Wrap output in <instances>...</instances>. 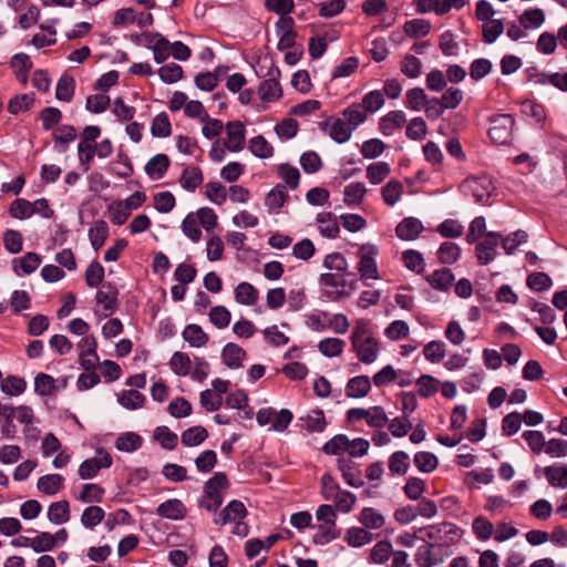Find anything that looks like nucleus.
<instances>
[{"label": "nucleus", "mask_w": 567, "mask_h": 567, "mask_svg": "<svg viewBox=\"0 0 567 567\" xmlns=\"http://www.w3.org/2000/svg\"><path fill=\"white\" fill-rule=\"evenodd\" d=\"M373 538V535L362 527H351L344 535V540L351 547H361L369 544Z\"/></svg>", "instance_id": "34"}, {"label": "nucleus", "mask_w": 567, "mask_h": 567, "mask_svg": "<svg viewBox=\"0 0 567 567\" xmlns=\"http://www.w3.org/2000/svg\"><path fill=\"white\" fill-rule=\"evenodd\" d=\"M55 389V380L51 375L41 372L34 378V391L39 395L49 396Z\"/></svg>", "instance_id": "56"}, {"label": "nucleus", "mask_w": 567, "mask_h": 567, "mask_svg": "<svg viewBox=\"0 0 567 567\" xmlns=\"http://www.w3.org/2000/svg\"><path fill=\"white\" fill-rule=\"evenodd\" d=\"M351 346L360 362L371 364L377 360L380 344L373 336L369 320L359 319L355 321L351 333Z\"/></svg>", "instance_id": "1"}, {"label": "nucleus", "mask_w": 567, "mask_h": 567, "mask_svg": "<svg viewBox=\"0 0 567 567\" xmlns=\"http://www.w3.org/2000/svg\"><path fill=\"white\" fill-rule=\"evenodd\" d=\"M169 365L175 374L185 377L190 373L192 361L187 353L176 351L171 358Z\"/></svg>", "instance_id": "42"}, {"label": "nucleus", "mask_w": 567, "mask_h": 567, "mask_svg": "<svg viewBox=\"0 0 567 567\" xmlns=\"http://www.w3.org/2000/svg\"><path fill=\"white\" fill-rule=\"evenodd\" d=\"M371 390V381L368 375H357L351 378L346 385L348 398H364Z\"/></svg>", "instance_id": "19"}, {"label": "nucleus", "mask_w": 567, "mask_h": 567, "mask_svg": "<svg viewBox=\"0 0 567 567\" xmlns=\"http://www.w3.org/2000/svg\"><path fill=\"white\" fill-rule=\"evenodd\" d=\"M340 537V530L337 528L334 524H321L318 526V532L313 536V542L316 544H328Z\"/></svg>", "instance_id": "53"}, {"label": "nucleus", "mask_w": 567, "mask_h": 567, "mask_svg": "<svg viewBox=\"0 0 567 567\" xmlns=\"http://www.w3.org/2000/svg\"><path fill=\"white\" fill-rule=\"evenodd\" d=\"M414 465L422 473H431L436 470L439 460L435 454L431 452H417L413 458Z\"/></svg>", "instance_id": "48"}, {"label": "nucleus", "mask_w": 567, "mask_h": 567, "mask_svg": "<svg viewBox=\"0 0 567 567\" xmlns=\"http://www.w3.org/2000/svg\"><path fill=\"white\" fill-rule=\"evenodd\" d=\"M344 121L353 130L367 120V112L360 104H352L342 113Z\"/></svg>", "instance_id": "63"}, {"label": "nucleus", "mask_w": 567, "mask_h": 567, "mask_svg": "<svg viewBox=\"0 0 567 567\" xmlns=\"http://www.w3.org/2000/svg\"><path fill=\"white\" fill-rule=\"evenodd\" d=\"M277 172L279 177H281L285 181L286 185L289 188L296 189L298 187L300 181V173L297 167L291 166L288 163H285L278 166Z\"/></svg>", "instance_id": "62"}, {"label": "nucleus", "mask_w": 567, "mask_h": 567, "mask_svg": "<svg viewBox=\"0 0 567 567\" xmlns=\"http://www.w3.org/2000/svg\"><path fill=\"white\" fill-rule=\"evenodd\" d=\"M504 32V23L501 19H493L482 25V38L487 44L494 43Z\"/></svg>", "instance_id": "43"}, {"label": "nucleus", "mask_w": 567, "mask_h": 567, "mask_svg": "<svg viewBox=\"0 0 567 567\" xmlns=\"http://www.w3.org/2000/svg\"><path fill=\"white\" fill-rule=\"evenodd\" d=\"M332 121L330 125L329 135L331 138L341 144L350 140L352 128L348 125V123L341 118H330Z\"/></svg>", "instance_id": "36"}, {"label": "nucleus", "mask_w": 567, "mask_h": 567, "mask_svg": "<svg viewBox=\"0 0 567 567\" xmlns=\"http://www.w3.org/2000/svg\"><path fill=\"white\" fill-rule=\"evenodd\" d=\"M317 223L322 236L336 238L339 235V225L331 213H321L317 216Z\"/></svg>", "instance_id": "38"}, {"label": "nucleus", "mask_w": 567, "mask_h": 567, "mask_svg": "<svg viewBox=\"0 0 567 567\" xmlns=\"http://www.w3.org/2000/svg\"><path fill=\"white\" fill-rule=\"evenodd\" d=\"M502 235L495 231H488L483 241L478 243L475 247V255L480 265H487L492 262L497 255V246Z\"/></svg>", "instance_id": "10"}, {"label": "nucleus", "mask_w": 567, "mask_h": 567, "mask_svg": "<svg viewBox=\"0 0 567 567\" xmlns=\"http://www.w3.org/2000/svg\"><path fill=\"white\" fill-rule=\"evenodd\" d=\"M208 436V432L200 425L192 426L182 433V443L185 446H197Z\"/></svg>", "instance_id": "46"}, {"label": "nucleus", "mask_w": 567, "mask_h": 567, "mask_svg": "<svg viewBox=\"0 0 567 567\" xmlns=\"http://www.w3.org/2000/svg\"><path fill=\"white\" fill-rule=\"evenodd\" d=\"M349 443V437L344 434H337L331 437L328 442L322 446V451L327 455H339L342 452L347 451Z\"/></svg>", "instance_id": "59"}, {"label": "nucleus", "mask_w": 567, "mask_h": 567, "mask_svg": "<svg viewBox=\"0 0 567 567\" xmlns=\"http://www.w3.org/2000/svg\"><path fill=\"white\" fill-rule=\"evenodd\" d=\"M404 32L408 37L417 39L429 34L431 23L424 19L409 20L403 25Z\"/></svg>", "instance_id": "39"}, {"label": "nucleus", "mask_w": 567, "mask_h": 567, "mask_svg": "<svg viewBox=\"0 0 567 567\" xmlns=\"http://www.w3.org/2000/svg\"><path fill=\"white\" fill-rule=\"evenodd\" d=\"M258 95L264 102H274L281 97L282 89L274 72H270L269 79L260 82Z\"/></svg>", "instance_id": "17"}, {"label": "nucleus", "mask_w": 567, "mask_h": 567, "mask_svg": "<svg viewBox=\"0 0 567 567\" xmlns=\"http://www.w3.org/2000/svg\"><path fill=\"white\" fill-rule=\"evenodd\" d=\"M246 351L236 343L229 342L221 350L223 362L230 369H238L243 365Z\"/></svg>", "instance_id": "20"}, {"label": "nucleus", "mask_w": 567, "mask_h": 567, "mask_svg": "<svg viewBox=\"0 0 567 567\" xmlns=\"http://www.w3.org/2000/svg\"><path fill=\"white\" fill-rule=\"evenodd\" d=\"M319 281L324 287L336 288V290H329L326 292L331 300H338L346 296L343 290L346 280L340 275L331 272L321 274Z\"/></svg>", "instance_id": "18"}, {"label": "nucleus", "mask_w": 567, "mask_h": 567, "mask_svg": "<svg viewBox=\"0 0 567 567\" xmlns=\"http://www.w3.org/2000/svg\"><path fill=\"white\" fill-rule=\"evenodd\" d=\"M110 228L105 220L97 219L89 229V239L95 251L100 250L109 237Z\"/></svg>", "instance_id": "21"}, {"label": "nucleus", "mask_w": 567, "mask_h": 567, "mask_svg": "<svg viewBox=\"0 0 567 567\" xmlns=\"http://www.w3.org/2000/svg\"><path fill=\"white\" fill-rule=\"evenodd\" d=\"M544 474L551 486L567 488V466H546Z\"/></svg>", "instance_id": "40"}, {"label": "nucleus", "mask_w": 567, "mask_h": 567, "mask_svg": "<svg viewBox=\"0 0 567 567\" xmlns=\"http://www.w3.org/2000/svg\"><path fill=\"white\" fill-rule=\"evenodd\" d=\"M118 290L111 282L103 284L95 295L97 305L103 307L105 317L113 315L118 308Z\"/></svg>", "instance_id": "12"}, {"label": "nucleus", "mask_w": 567, "mask_h": 567, "mask_svg": "<svg viewBox=\"0 0 567 567\" xmlns=\"http://www.w3.org/2000/svg\"><path fill=\"white\" fill-rule=\"evenodd\" d=\"M287 198L286 186L278 184L267 194L265 203L269 209H279L285 205Z\"/></svg>", "instance_id": "55"}, {"label": "nucleus", "mask_w": 567, "mask_h": 567, "mask_svg": "<svg viewBox=\"0 0 567 567\" xmlns=\"http://www.w3.org/2000/svg\"><path fill=\"white\" fill-rule=\"evenodd\" d=\"M460 254L461 249L457 244L445 241L439 248L437 258L442 264L452 265L458 259Z\"/></svg>", "instance_id": "51"}, {"label": "nucleus", "mask_w": 567, "mask_h": 567, "mask_svg": "<svg viewBox=\"0 0 567 567\" xmlns=\"http://www.w3.org/2000/svg\"><path fill=\"white\" fill-rule=\"evenodd\" d=\"M338 470L341 472L346 483L352 487H361L364 482L359 474L353 473L354 463L343 457L338 458Z\"/></svg>", "instance_id": "29"}, {"label": "nucleus", "mask_w": 567, "mask_h": 567, "mask_svg": "<svg viewBox=\"0 0 567 567\" xmlns=\"http://www.w3.org/2000/svg\"><path fill=\"white\" fill-rule=\"evenodd\" d=\"M403 184L396 179L388 182L381 189V195L384 203L389 206H394L403 194Z\"/></svg>", "instance_id": "35"}, {"label": "nucleus", "mask_w": 567, "mask_h": 567, "mask_svg": "<svg viewBox=\"0 0 567 567\" xmlns=\"http://www.w3.org/2000/svg\"><path fill=\"white\" fill-rule=\"evenodd\" d=\"M292 413L288 409L277 412L272 408H264L257 412L256 419L260 426L271 424V430L277 432L285 431L292 421Z\"/></svg>", "instance_id": "7"}, {"label": "nucleus", "mask_w": 567, "mask_h": 567, "mask_svg": "<svg viewBox=\"0 0 567 567\" xmlns=\"http://www.w3.org/2000/svg\"><path fill=\"white\" fill-rule=\"evenodd\" d=\"M229 487V481L224 472L215 473L203 487V495L198 498V506L208 512H217L224 502V493Z\"/></svg>", "instance_id": "3"}, {"label": "nucleus", "mask_w": 567, "mask_h": 567, "mask_svg": "<svg viewBox=\"0 0 567 567\" xmlns=\"http://www.w3.org/2000/svg\"><path fill=\"white\" fill-rule=\"evenodd\" d=\"M225 146L229 152L237 153L244 150L246 141V128L240 121L228 122L225 126Z\"/></svg>", "instance_id": "11"}, {"label": "nucleus", "mask_w": 567, "mask_h": 567, "mask_svg": "<svg viewBox=\"0 0 567 567\" xmlns=\"http://www.w3.org/2000/svg\"><path fill=\"white\" fill-rule=\"evenodd\" d=\"M461 188L465 195L473 196L477 203H485L495 189L489 177L485 175L467 177Z\"/></svg>", "instance_id": "8"}, {"label": "nucleus", "mask_w": 567, "mask_h": 567, "mask_svg": "<svg viewBox=\"0 0 567 567\" xmlns=\"http://www.w3.org/2000/svg\"><path fill=\"white\" fill-rule=\"evenodd\" d=\"M105 516V512L100 506H89L86 507L81 516V523L86 528H94L96 525H99Z\"/></svg>", "instance_id": "54"}, {"label": "nucleus", "mask_w": 567, "mask_h": 567, "mask_svg": "<svg viewBox=\"0 0 567 567\" xmlns=\"http://www.w3.org/2000/svg\"><path fill=\"white\" fill-rule=\"evenodd\" d=\"M423 230L421 220L414 217H406L401 220L396 228V236L402 240H414Z\"/></svg>", "instance_id": "16"}, {"label": "nucleus", "mask_w": 567, "mask_h": 567, "mask_svg": "<svg viewBox=\"0 0 567 567\" xmlns=\"http://www.w3.org/2000/svg\"><path fill=\"white\" fill-rule=\"evenodd\" d=\"M183 338L194 348H200L209 340L208 334L196 323H190L185 327Z\"/></svg>", "instance_id": "27"}, {"label": "nucleus", "mask_w": 567, "mask_h": 567, "mask_svg": "<svg viewBox=\"0 0 567 567\" xmlns=\"http://www.w3.org/2000/svg\"><path fill=\"white\" fill-rule=\"evenodd\" d=\"M358 520L367 529L381 528L385 523L384 516L372 507L362 508Z\"/></svg>", "instance_id": "24"}, {"label": "nucleus", "mask_w": 567, "mask_h": 567, "mask_svg": "<svg viewBox=\"0 0 567 567\" xmlns=\"http://www.w3.org/2000/svg\"><path fill=\"white\" fill-rule=\"evenodd\" d=\"M48 518L51 523L60 525L70 519V504L62 499L52 503L48 508Z\"/></svg>", "instance_id": "28"}, {"label": "nucleus", "mask_w": 567, "mask_h": 567, "mask_svg": "<svg viewBox=\"0 0 567 567\" xmlns=\"http://www.w3.org/2000/svg\"><path fill=\"white\" fill-rule=\"evenodd\" d=\"M109 217L112 224L121 226L125 224L131 215V212L122 200H114L107 206Z\"/></svg>", "instance_id": "49"}, {"label": "nucleus", "mask_w": 567, "mask_h": 567, "mask_svg": "<svg viewBox=\"0 0 567 567\" xmlns=\"http://www.w3.org/2000/svg\"><path fill=\"white\" fill-rule=\"evenodd\" d=\"M248 511L241 501H230L220 512L214 517V524L225 526L233 523L231 534L246 537L249 534V526L244 519L247 517Z\"/></svg>", "instance_id": "2"}, {"label": "nucleus", "mask_w": 567, "mask_h": 567, "mask_svg": "<svg viewBox=\"0 0 567 567\" xmlns=\"http://www.w3.org/2000/svg\"><path fill=\"white\" fill-rule=\"evenodd\" d=\"M393 553L390 542L380 540L370 550V560L374 564H383L389 560Z\"/></svg>", "instance_id": "50"}, {"label": "nucleus", "mask_w": 567, "mask_h": 567, "mask_svg": "<svg viewBox=\"0 0 567 567\" xmlns=\"http://www.w3.org/2000/svg\"><path fill=\"white\" fill-rule=\"evenodd\" d=\"M406 106L412 111H420L423 109L427 102V96L423 89L421 87H413L410 89L405 94Z\"/></svg>", "instance_id": "64"}, {"label": "nucleus", "mask_w": 567, "mask_h": 567, "mask_svg": "<svg viewBox=\"0 0 567 567\" xmlns=\"http://www.w3.org/2000/svg\"><path fill=\"white\" fill-rule=\"evenodd\" d=\"M31 207V202L24 198H17L10 204L9 213L13 218L25 219L34 215V210Z\"/></svg>", "instance_id": "60"}, {"label": "nucleus", "mask_w": 567, "mask_h": 567, "mask_svg": "<svg viewBox=\"0 0 567 567\" xmlns=\"http://www.w3.org/2000/svg\"><path fill=\"white\" fill-rule=\"evenodd\" d=\"M235 300L240 305L252 306L258 300V290L249 282H240L235 288Z\"/></svg>", "instance_id": "31"}, {"label": "nucleus", "mask_w": 567, "mask_h": 567, "mask_svg": "<svg viewBox=\"0 0 567 567\" xmlns=\"http://www.w3.org/2000/svg\"><path fill=\"white\" fill-rule=\"evenodd\" d=\"M410 468V456L404 451H396L389 457V470L392 475L403 476Z\"/></svg>", "instance_id": "32"}, {"label": "nucleus", "mask_w": 567, "mask_h": 567, "mask_svg": "<svg viewBox=\"0 0 567 567\" xmlns=\"http://www.w3.org/2000/svg\"><path fill=\"white\" fill-rule=\"evenodd\" d=\"M152 135L155 137H167L172 133V125L165 112L157 114L152 122Z\"/></svg>", "instance_id": "52"}, {"label": "nucleus", "mask_w": 567, "mask_h": 567, "mask_svg": "<svg viewBox=\"0 0 567 567\" xmlns=\"http://www.w3.org/2000/svg\"><path fill=\"white\" fill-rule=\"evenodd\" d=\"M391 168L385 162L372 163L367 167V178L373 185L381 184L389 175Z\"/></svg>", "instance_id": "41"}, {"label": "nucleus", "mask_w": 567, "mask_h": 567, "mask_svg": "<svg viewBox=\"0 0 567 567\" xmlns=\"http://www.w3.org/2000/svg\"><path fill=\"white\" fill-rule=\"evenodd\" d=\"M104 267L97 261H92L85 270V282L91 288L99 287L104 279Z\"/></svg>", "instance_id": "57"}, {"label": "nucleus", "mask_w": 567, "mask_h": 567, "mask_svg": "<svg viewBox=\"0 0 567 567\" xmlns=\"http://www.w3.org/2000/svg\"><path fill=\"white\" fill-rule=\"evenodd\" d=\"M142 437L134 433L127 432L120 435L115 441V447L121 452H134L142 446Z\"/></svg>", "instance_id": "47"}, {"label": "nucleus", "mask_w": 567, "mask_h": 567, "mask_svg": "<svg viewBox=\"0 0 567 567\" xmlns=\"http://www.w3.org/2000/svg\"><path fill=\"white\" fill-rule=\"evenodd\" d=\"M515 120L511 114H495L489 117L488 136L494 144L505 145L512 140Z\"/></svg>", "instance_id": "5"}, {"label": "nucleus", "mask_w": 567, "mask_h": 567, "mask_svg": "<svg viewBox=\"0 0 567 567\" xmlns=\"http://www.w3.org/2000/svg\"><path fill=\"white\" fill-rule=\"evenodd\" d=\"M365 193L367 188L363 183H351L344 187L343 202L348 206L359 205L362 203Z\"/></svg>", "instance_id": "33"}, {"label": "nucleus", "mask_w": 567, "mask_h": 567, "mask_svg": "<svg viewBox=\"0 0 567 567\" xmlns=\"http://www.w3.org/2000/svg\"><path fill=\"white\" fill-rule=\"evenodd\" d=\"M426 280L434 289L443 291L452 286L454 275L451 269L441 268L429 275Z\"/></svg>", "instance_id": "25"}, {"label": "nucleus", "mask_w": 567, "mask_h": 567, "mask_svg": "<svg viewBox=\"0 0 567 567\" xmlns=\"http://www.w3.org/2000/svg\"><path fill=\"white\" fill-rule=\"evenodd\" d=\"M248 148L256 157L259 158H269L274 155V147L262 135L251 137L249 140Z\"/></svg>", "instance_id": "37"}, {"label": "nucleus", "mask_w": 567, "mask_h": 567, "mask_svg": "<svg viewBox=\"0 0 567 567\" xmlns=\"http://www.w3.org/2000/svg\"><path fill=\"white\" fill-rule=\"evenodd\" d=\"M421 532L431 540L427 544L440 553H449L447 549L456 544L462 535L461 528L450 522L430 525Z\"/></svg>", "instance_id": "4"}, {"label": "nucleus", "mask_w": 567, "mask_h": 567, "mask_svg": "<svg viewBox=\"0 0 567 567\" xmlns=\"http://www.w3.org/2000/svg\"><path fill=\"white\" fill-rule=\"evenodd\" d=\"M204 181L202 169L196 166L186 167L179 178L181 186L189 192H194Z\"/></svg>", "instance_id": "26"}, {"label": "nucleus", "mask_w": 567, "mask_h": 567, "mask_svg": "<svg viewBox=\"0 0 567 567\" xmlns=\"http://www.w3.org/2000/svg\"><path fill=\"white\" fill-rule=\"evenodd\" d=\"M520 109L523 114L535 120L536 123H543L546 118L544 105L533 100L522 102Z\"/></svg>", "instance_id": "61"}, {"label": "nucleus", "mask_w": 567, "mask_h": 567, "mask_svg": "<svg viewBox=\"0 0 567 567\" xmlns=\"http://www.w3.org/2000/svg\"><path fill=\"white\" fill-rule=\"evenodd\" d=\"M97 457H92L83 461L79 467V476L82 480H90L97 475L101 468H109L112 466V456L104 450L96 451Z\"/></svg>", "instance_id": "9"}, {"label": "nucleus", "mask_w": 567, "mask_h": 567, "mask_svg": "<svg viewBox=\"0 0 567 567\" xmlns=\"http://www.w3.org/2000/svg\"><path fill=\"white\" fill-rule=\"evenodd\" d=\"M544 21L545 13L539 8L525 10L519 17V23L524 29H537Z\"/></svg>", "instance_id": "45"}, {"label": "nucleus", "mask_w": 567, "mask_h": 567, "mask_svg": "<svg viewBox=\"0 0 567 567\" xmlns=\"http://www.w3.org/2000/svg\"><path fill=\"white\" fill-rule=\"evenodd\" d=\"M450 554L451 553H440L434 549L432 545L426 544L417 549L415 554V563L420 567H433L442 564L444 561V557Z\"/></svg>", "instance_id": "14"}, {"label": "nucleus", "mask_w": 567, "mask_h": 567, "mask_svg": "<svg viewBox=\"0 0 567 567\" xmlns=\"http://www.w3.org/2000/svg\"><path fill=\"white\" fill-rule=\"evenodd\" d=\"M75 81L70 75H62L56 84L55 96L59 101L70 102L74 95Z\"/></svg>", "instance_id": "44"}, {"label": "nucleus", "mask_w": 567, "mask_h": 567, "mask_svg": "<svg viewBox=\"0 0 567 567\" xmlns=\"http://www.w3.org/2000/svg\"><path fill=\"white\" fill-rule=\"evenodd\" d=\"M379 255V248L373 244H363L358 250V271L361 279L378 280L380 278L377 256Z\"/></svg>", "instance_id": "6"}, {"label": "nucleus", "mask_w": 567, "mask_h": 567, "mask_svg": "<svg viewBox=\"0 0 567 567\" xmlns=\"http://www.w3.org/2000/svg\"><path fill=\"white\" fill-rule=\"evenodd\" d=\"M343 347L344 341L338 338H326L318 344L319 351L328 358L340 355Z\"/></svg>", "instance_id": "58"}, {"label": "nucleus", "mask_w": 567, "mask_h": 567, "mask_svg": "<svg viewBox=\"0 0 567 567\" xmlns=\"http://www.w3.org/2000/svg\"><path fill=\"white\" fill-rule=\"evenodd\" d=\"M156 514L163 518L181 520L186 517L187 508L181 499L171 498L158 505Z\"/></svg>", "instance_id": "13"}, {"label": "nucleus", "mask_w": 567, "mask_h": 567, "mask_svg": "<svg viewBox=\"0 0 567 567\" xmlns=\"http://www.w3.org/2000/svg\"><path fill=\"white\" fill-rule=\"evenodd\" d=\"M406 117L403 111H391L380 118L379 130L384 136H391L404 126Z\"/></svg>", "instance_id": "15"}, {"label": "nucleus", "mask_w": 567, "mask_h": 567, "mask_svg": "<svg viewBox=\"0 0 567 567\" xmlns=\"http://www.w3.org/2000/svg\"><path fill=\"white\" fill-rule=\"evenodd\" d=\"M171 161L165 154L153 156L145 165V172L152 179L162 178L168 169Z\"/></svg>", "instance_id": "22"}, {"label": "nucleus", "mask_w": 567, "mask_h": 567, "mask_svg": "<svg viewBox=\"0 0 567 567\" xmlns=\"http://www.w3.org/2000/svg\"><path fill=\"white\" fill-rule=\"evenodd\" d=\"M64 486V478L60 474H47L38 480V488L47 495H55Z\"/></svg>", "instance_id": "23"}, {"label": "nucleus", "mask_w": 567, "mask_h": 567, "mask_svg": "<svg viewBox=\"0 0 567 567\" xmlns=\"http://www.w3.org/2000/svg\"><path fill=\"white\" fill-rule=\"evenodd\" d=\"M300 421L305 423V427L308 432L321 433L327 427V420L324 413L320 409L311 410L305 417H300Z\"/></svg>", "instance_id": "30"}]
</instances>
